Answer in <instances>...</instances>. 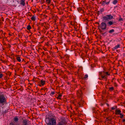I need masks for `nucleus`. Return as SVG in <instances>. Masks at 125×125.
I'll return each mask as SVG.
<instances>
[{
    "mask_svg": "<svg viewBox=\"0 0 125 125\" xmlns=\"http://www.w3.org/2000/svg\"><path fill=\"white\" fill-rule=\"evenodd\" d=\"M7 104V97L4 94H0V107Z\"/></svg>",
    "mask_w": 125,
    "mask_h": 125,
    "instance_id": "nucleus-1",
    "label": "nucleus"
},
{
    "mask_svg": "<svg viewBox=\"0 0 125 125\" xmlns=\"http://www.w3.org/2000/svg\"><path fill=\"white\" fill-rule=\"evenodd\" d=\"M46 123L47 125H56V120L54 118H48Z\"/></svg>",
    "mask_w": 125,
    "mask_h": 125,
    "instance_id": "nucleus-2",
    "label": "nucleus"
},
{
    "mask_svg": "<svg viewBox=\"0 0 125 125\" xmlns=\"http://www.w3.org/2000/svg\"><path fill=\"white\" fill-rule=\"evenodd\" d=\"M113 18V16L111 14L107 15L103 17V20L104 22L108 21Z\"/></svg>",
    "mask_w": 125,
    "mask_h": 125,
    "instance_id": "nucleus-3",
    "label": "nucleus"
},
{
    "mask_svg": "<svg viewBox=\"0 0 125 125\" xmlns=\"http://www.w3.org/2000/svg\"><path fill=\"white\" fill-rule=\"evenodd\" d=\"M13 119L14 122H11L10 123V125H19L17 124L18 123L19 120V118H18L17 116L15 117Z\"/></svg>",
    "mask_w": 125,
    "mask_h": 125,
    "instance_id": "nucleus-4",
    "label": "nucleus"
},
{
    "mask_svg": "<svg viewBox=\"0 0 125 125\" xmlns=\"http://www.w3.org/2000/svg\"><path fill=\"white\" fill-rule=\"evenodd\" d=\"M67 124V122L64 120H62L59 121L57 125H66Z\"/></svg>",
    "mask_w": 125,
    "mask_h": 125,
    "instance_id": "nucleus-5",
    "label": "nucleus"
},
{
    "mask_svg": "<svg viewBox=\"0 0 125 125\" xmlns=\"http://www.w3.org/2000/svg\"><path fill=\"white\" fill-rule=\"evenodd\" d=\"M106 23L105 22H103L101 23L100 28L102 30H104L106 29Z\"/></svg>",
    "mask_w": 125,
    "mask_h": 125,
    "instance_id": "nucleus-6",
    "label": "nucleus"
},
{
    "mask_svg": "<svg viewBox=\"0 0 125 125\" xmlns=\"http://www.w3.org/2000/svg\"><path fill=\"white\" fill-rule=\"evenodd\" d=\"M29 121L26 119L23 120L22 122L21 125H29L28 124V122Z\"/></svg>",
    "mask_w": 125,
    "mask_h": 125,
    "instance_id": "nucleus-7",
    "label": "nucleus"
},
{
    "mask_svg": "<svg viewBox=\"0 0 125 125\" xmlns=\"http://www.w3.org/2000/svg\"><path fill=\"white\" fill-rule=\"evenodd\" d=\"M77 94L79 97H81L82 95V92L81 89H79L77 91Z\"/></svg>",
    "mask_w": 125,
    "mask_h": 125,
    "instance_id": "nucleus-8",
    "label": "nucleus"
},
{
    "mask_svg": "<svg viewBox=\"0 0 125 125\" xmlns=\"http://www.w3.org/2000/svg\"><path fill=\"white\" fill-rule=\"evenodd\" d=\"M18 3L22 5L23 6H24L25 5V0H21L20 1H17Z\"/></svg>",
    "mask_w": 125,
    "mask_h": 125,
    "instance_id": "nucleus-9",
    "label": "nucleus"
},
{
    "mask_svg": "<svg viewBox=\"0 0 125 125\" xmlns=\"http://www.w3.org/2000/svg\"><path fill=\"white\" fill-rule=\"evenodd\" d=\"M45 81L42 80L40 81V83L39 84V85L40 86H41L42 85H43L45 84Z\"/></svg>",
    "mask_w": 125,
    "mask_h": 125,
    "instance_id": "nucleus-10",
    "label": "nucleus"
},
{
    "mask_svg": "<svg viewBox=\"0 0 125 125\" xmlns=\"http://www.w3.org/2000/svg\"><path fill=\"white\" fill-rule=\"evenodd\" d=\"M121 113L120 110L116 109L115 111V114L116 115H119Z\"/></svg>",
    "mask_w": 125,
    "mask_h": 125,
    "instance_id": "nucleus-11",
    "label": "nucleus"
},
{
    "mask_svg": "<svg viewBox=\"0 0 125 125\" xmlns=\"http://www.w3.org/2000/svg\"><path fill=\"white\" fill-rule=\"evenodd\" d=\"M120 45L119 44L115 46L113 49V50H114L115 49H117L119 48H120Z\"/></svg>",
    "mask_w": 125,
    "mask_h": 125,
    "instance_id": "nucleus-12",
    "label": "nucleus"
},
{
    "mask_svg": "<svg viewBox=\"0 0 125 125\" xmlns=\"http://www.w3.org/2000/svg\"><path fill=\"white\" fill-rule=\"evenodd\" d=\"M83 103V102L82 101H81L78 103L77 106L79 107H81L82 106V105Z\"/></svg>",
    "mask_w": 125,
    "mask_h": 125,
    "instance_id": "nucleus-13",
    "label": "nucleus"
},
{
    "mask_svg": "<svg viewBox=\"0 0 125 125\" xmlns=\"http://www.w3.org/2000/svg\"><path fill=\"white\" fill-rule=\"evenodd\" d=\"M114 90V88L113 87H110L109 88V90L110 91H112Z\"/></svg>",
    "mask_w": 125,
    "mask_h": 125,
    "instance_id": "nucleus-14",
    "label": "nucleus"
},
{
    "mask_svg": "<svg viewBox=\"0 0 125 125\" xmlns=\"http://www.w3.org/2000/svg\"><path fill=\"white\" fill-rule=\"evenodd\" d=\"M62 96V94H60L58 96V97L57 98L58 99H59L60 100L61 99V97Z\"/></svg>",
    "mask_w": 125,
    "mask_h": 125,
    "instance_id": "nucleus-15",
    "label": "nucleus"
},
{
    "mask_svg": "<svg viewBox=\"0 0 125 125\" xmlns=\"http://www.w3.org/2000/svg\"><path fill=\"white\" fill-rule=\"evenodd\" d=\"M120 116L119 117L121 118L122 119L124 118V114H122L121 113L119 115Z\"/></svg>",
    "mask_w": 125,
    "mask_h": 125,
    "instance_id": "nucleus-16",
    "label": "nucleus"
},
{
    "mask_svg": "<svg viewBox=\"0 0 125 125\" xmlns=\"http://www.w3.org/2000/svg\"><path fill=\"white\" fill-rule=\"evenodd\" d=\"M77 10L79 12H81V11H83L82 8L81 7H79L77 8Z\"/></svg>",
    "mask_w": 125,
    "mask_h": 125,
    "instance_id": "nucleus-17",
    "label": "nucleus"
},
{
    "mask_svg": "<svg viewBox=\"0 0 125 125\" xmlns=\"http://www.w3.org/2000/svg\"><path fill=\"white\" fill-rule=\"evenodd\" d=\"M16 59L17 61L19 62H21V58L20 57H16Z\"/></svg>",
    "mask_w": 125,
    "mask_h": 125,
    "instance_id": "nucleus-18",
    "label": "nucleus"
},
{
    "mask_svg": "<svg viewBox=\"0 0 125 125\" xmlns=\"http://www.w3.org/2000/svg\"><path fill=\"white\" fill-rule=\"evenodd\" d=\"M11 72H9L8 71L6 72V74L7 75H9V76H10V75L11 74Z\"/></svg>",
    "mask_w": 125,
    "mask_h": 125,
    "instance_id": "nucleus-19",
    "label": "nucleus"
},
{
    "mask_svg": "<svg viewBox=\"0 0 125 125\" xmlns=\"http://www.w3.org/2000/svg\"><path fill=\"white\" fill-rule=\"evenodd\" d=\"M104 76H103L102 75V76H101V77L102 78L104 79H107V77L104 74H103Z\"/></svg>",
    "mask_w": 125,
    "mask_h": 125,
    "instance_id": "nucleus-20",
    "label": "nucleus"
},
{
    "mask_svg": "<svg viewBox=\"0 0 125 125\" xmlns=\"http://www.w3.org/2000/svg\"><path fill=\"white\" fill-rule=\"evenodd\" d=\"M105 2H106V0H104L103 1H102L100 2V3H101L102 2V5H104V4L105 3Z\"/></svg>",
    "mask_w": 125,
    "mask_h": 125,
    "instance_id": "nucleus-21",
    "label": "nucleus"
},
{
    "mask_svg": "<svg viewBox=\"0 0 125 125\" xmlns=\"http://www.w3.org/2000/svg\"><path fill=\"white\" fill-rule=\"evenodd\" d=\"M27 29L28 30H29L30 29H31V26L30 25H28L27 28Z\"/></svg>",
    "mask_w": 125,
    "mask_h": 125,
    "instance_id": "nucleus-22",
    "label": "nucleus"
},
{
    "mask_svg": "<svg viewBox=\"0 0 125 125\" xmlns=\"http://www.w3.org/2000/svg\"><path fill=\"white\" fill-rule=\"evenodd\" d=\"M114 29H112L111 30L109 31V32L110 33H112L114 32Z\"/></svg>",
    "mask_w": 125,
    "mask_h": 125,
    "instance_id": "nucleus-23",
    "label": "nucleus"
},
{
    "mask_svg": "<svg viewBox=\"0 0 125 125\" xmlns=\"http://www.w3.org/2000/svg\"><path fill=\"white\" fill-rule=\"evenodd\" d=\"M105 71H103V72H99V75L100 76H101L102 75V74L103 73H105Z\"/></svg>",
    "mask_w": 125,
    "mask_h": 125,
    "instance_id": "nucleus-24",
    "label": "nucleus"
},
{
    "mask_svg": "<svg viewBox=\"0 0 125 125\" xmlns=\"http://www.w3.org/2000/svg\"><path fill=\"white\" fill-rule=\"evenodd\" d=\"M31 19L33 21H34L35 20V17L34 16H33L32 17H31Z\"/></svg>",
    "mask_w": 125,
    "mask_h": 125,
    "instance_id": "nucleus-25",
    "label": "nucleus"
},
{
    "mask_svg": "<svg viewBox=\"0 0 125 125\" xmlns=\"http://www.w3.org/2000/svg\"><path fill=\"white\" fill-rule=\"evenodd\" d=\"M104 73L105 74H104V75H105L106 76L107 75H110V73L108 72H105V73Z\"/></svg>",
    "mask_w": 125,
    "mask_h": 125,
    "instance_id": "nucleus-26",
    "label": "nucleus"
},
{
    "mask_svg": "<svg viewBox=\"0 0 125 125\" xmlns=\"http://www.w3.org/2000/svg\"><path fill=\"white\" fill-rule=\"evenodd\" d=\"M117 108V106H115L111 108V109L112 110H115V109H116Z\"/></svg>",
    "mask_w": 125,
    "mask_h": 125,
    "instance_id": "nucleus-27",
    "label": "nucleus"
},
{
    "mask_svg": "<svg viewBox=\"0 0 125 125\" xmlns=\"http://www.w3.org/2000/svg\"><path fill=\"white\" fill-rule=\"evenodd\" d=\"M101 34L102 35L104 36H105L107 35V33H106V32H105L104 33H101Z\"/></svg>",
    "mask_w": 125,
    "mask_h": 125,
    "instance_id": "nucleus-28",
    "label": "nucleus"
},
{
    "mask_svg": "<svg viewBox=\"0 0 125 125\" xmlns=\"http://www.w3.org/2000/svg\"><path fill=\"white\" fill-rule=\"evenodd\" d=\"M118 2L117 0H115L113 2V3L114 4H116Z\"/></svg>",
    "mask_w": 125,
    "mask_h": 125,
    "instance_id": "nucleus-29",
    "label": "nucleus"
},
{
    "mask_svg": "<svg viewBox=\"0 0 125 125\" xmlns=\"http://www.w3.org/2000/svg\"><path fill=\"white\" fill-rule=\"evenodd\" d=\"M113 24V22L112 21H109L107 23V24H109L110 25H112Z\"/></svg>",
    "mask_w": 125,
    "mask_h": 125,
    "instance_id": "nucleus-30",
    "label": "nucleus"
},
{
    "mask_svg": "<svg viewBox=\"0 0 125 125\" xmlns=\"http://www.w3.org/2000/svg\"><path fill=\"white\" fill-rule=\"evenodd\" d=\"M46 2L47 4H49L51 3V0H46Z\"/></svg>",
    "mask_w": 125,
    "mask_h": 125,
    "instance_id": "nucleus-31",
    "label": "nucleus"
},
{
    "mask_svg": "<svg viewBox=\"0 0 125 125\" xmlns=\"http://www.w3.org/2000/svg\"><path fill=\"white\" fill-rule=\"evenodd\" d=\"M119 16L120 17V18L118 20V21H123V18L121 17V16L120 15H119Z\"/></svg>",
    "mask_w": 125,
    "mask_h": 125,
    "instance_id": "nucleus-32",
    "label": "nucleus"
},
{
    "mask_svg": "<svg viewBox=\"0 0 125 125\" xmlns=\"http://www.w3.org/2000/svg\"><path fill=\"white\" fill-rule=\"evenodd\" d=\"M98 29H99V32L101 34V33H102L103 31L99 28H98Z\"/></svg>",
    "mask_w": 125,
    "mask_h": 125,
    "instance_id": "nucleus-33",
    "label": "nucleus"
},
{
    "mask_svg": "<svg viewBox=\"0 0 125 125\" xmlns=\"http://www.w3.org/2000/svg\"><path fill=\"white\" fill-rule=\"evenodd\" d=\"M88 77V75L87 74L85 75L84 76V79H86Z\"/></svg>",
    "mask_w": 125,
    "mask_h": 125,
    "instance_id": "nucleus-34",
    "label": "nucleus"
},
{
    "mask_svg": "<svg viewBox=\"0 0 125 125\" xmlns=\"http://www.w3.org/2000/svg\"><path fill=\"white\" fill-rule=\"evenodd\" d=\"M45 0H41V3L42 4H43L44 2H45V1H44Z\"/></svg>",
    "mask_w": 125,
    "mask_h": 125,
    "instance_id": "nucleus-35",
    "label": "nucleus"
},
{
    "mask_svg": "<svg viewBox=\"0 0 125 125\" xmlns=\"http://www.w3.org/2000/svg\"><path fill=\"white\" fill-rule=\"evenodd\" d=\"M104 10V9L102 8L100 10V11L101 12V13H102V12H103Z\"/></svg>",
    "mask_w": 125,
    "mask_h": 125,
    "instance_id": "nucleus-36",
    "label": "nucleus"
},
{
    "mask_svg": "<svg viewBox=\"0 0 125 125\" xmlns=\"http://www.w3.org/2000/svg\"><path fill=\"white\" fill-rule=\"evenodd\" d=\"M8 110H5V111H4V112H3V114H4H4H5V113H7L8 112Z\"/></svg>",
    "mask_w": 125,
    "mask_h": 125,
    "instance_id": "nucleus-37",
    "label": "nucleus"
},
{
    "mask_svg": "<svg viewBox=\"0 0 125 125\" xmlns=\"http://www.w3.org/2000/svg\"><path fill=\"white\" fill-rule=\"evenodd\" d=\"M122 122L124 123H125V118L122 119Z\"/></svg>",
    "mask_w": 125,
    "mask_h": 125,
    "instance_id": "nucleus-38",
    "label": "nucleus"
},
{
    "mask_svg": "<svg viewBox=\"0 0 125 125\" xmlns=\"http://www.w3.org/2000/svg\"><path fill=\"white\" fill-rule=\"evenodd\" d=\"M54 94L55 92H51L50 95H53Z\"/></svg>",
    "mask_w": 125,
    "mask_h": 125,
    "instance_id": "nucleus-39",
    "label": "nucleus"
},
{
    "mask_svg": "<svg viewBox=\"0 0 125 125\" xmlns=\"http://www.w3.org/2000/svg\"><path fill=\"white\" fill-rule=\"evenodd\" d=\"M74 28L75 29L74 30L76 31H77L78 30L77 29V26H74Z\"/></svg>",
    "mask_w": 125,
    "mask_h": 125,
    "instance_id": "nucleus-40",
    "label": "nucleus"
},
{
    "mask_svg": "<svg viewBox=\"0 0 125 125\" xmlns=\"http://www.w3.org/2000/svg\"><path fill=\"white\" fill-rule=\"evenodd\" d=\"M3 36H4L3 35H1V34L0 35V39H2L3 37Z\"/></svg>",
    "mask_w": 125,
    "mask_h": 125,
    "instance_id": "nucleus-41",
    "label": "nucleus"
},
{
    "mask_svg": "<svg viewBox=\"0 0 125 125\" xmlns=\"http://www.w3.org/2000/svg\"><path fill=\"white\" fill-rule=\"evenodd\" d=\"M114 85L115 87H117V83H114Z\"/></svg>",
    "mask_w": 125,
    "mask_h": 125,
    "instance_id": "nucleus-42",
    "label": "nucleus"
},
{
    "mask_svg": "<svg viewBox=\"0 0 125 125\" xmlns=\"http://www.w3.org/2000/svg\"><path fill=\"white\" fill-rule=\"evenodd\" d=\"M46 89H47V88H45L44 87H43V88H42V90H43L44 91H45V90Z\"/></svg>",
    "mask_w": 125,
    "mask_h": 125,
    "instance_id": "nucleus-43",
    "label": "nucleus"
},
{
    "mask_svg": "<svg viewBox=\"0 0 125 125\" xmlns=\"http://www.w3.org/2000/svg\"><path fill=\"white\" fill-rule=\"evenodd\" d=\"M110 2V0H109L108 2H105V4L107 5H108L109 4Z\"/></svg>",
    "mask_w": 125,
    "mask_h": 125,
    "instance_id": "nucleus-44",
    "label": "nucleus"
},
{
    "mask_svg": "<svg viewBox=\"0 0 125 125\" xmlns=\"http://www.w3.org/2000/svg\"><path fill=\"white\" fill-rule=\"evenodd\" d=\"M100 11H98L97 12V14L99 15L100 14Z\"/></svg>",
    "mask_w": 125,
    "mask_h": 125,
    "instance_id": "nucleus-45",
    "label": "nucleus"
},
{
    "mask_svg": "<svg viewBox=\"0 0 125 125\" xmlns=\"http://www.w3.org/2000/svg\"><path fill=\"white\" fill-rule=\"evenodd\" d=\"M40 27L39 26L38 27V30H40Z\"/></svg>",
    "mask_w": 125,
    "mask_h": 125,
    "instance_id": "nucleus-46",
    "label": "nucleus"
},
{
    "mask_svg": "<svg viewBox=\"0 0 125 125\" xmlns=\"http://www.w3.org/2000/svg\"><path fill=\"white\" fill-rule=\"evenodd\" d=\"M109 118L108 117H107L106 118V119L108 120L111 121V119H109Z\"/></svg>",
    "mask_w": 125,
    "mask_h": 125,
    "instance_id": "nucleus-47",
    "label": "nucleus"
},
{
    "mask_svg": "<svg viewBox=\"0 0 125 125\" xmlns=\"http://www.w3.org/2000/svg\"><path fill=\"white\" fill-rule=\"evenodd\" d=\"M42 56H43V55H44L45 54L44 53V52H42Z\"/></svg>",
    "mask_w": 125,
    "mask_h": 125,
    "instance_id": "nucleus-48",
    "label": "nucleus"
},
{
    "mask_svg": "<svg viewBox=\"0 0 125 125\" xmlns=\"http://www.w3.org/2000/svg\"><path fill=\"white\" fill-rule=\"evenodd\" d=\"M1 20H2V21H4V19L3 18V17H2L1 18Z\"/></svg>",
    "mask_w": 125,
    "mask_h": 125,
    "instance_id": "nucleus-49",
    "label": "nucleus"
},
{
    "mask_svg": "<svg viewBox=\"0 0 125 125\" xmlns=\"http://www.w3.org/2000/svg\"><path fill=\"white\" fill-rule=\"evenodd\" d=\"M0 32H1V34H2L3 33V31L2 30H1L0 31Z\"/></svg>",
    "mask_w": 125,
    "mask_h": 125,
    "instance_id": "nucleus-50",
    "label": "nucleus"
},
{
    "mask_svg": "<svg viewBox=\"0 0 125 125\" xmlns=\"http://www.w3.org/2000/svg\"><path fill=\"white\" fill-rule=\"evenodd\" d=\"M104 112H106L107 111V110L106 109H104Z\"/></svg>",
    "mask_w": 125,
    "mask_h": 125,
    "instance_id": "nucleus-51",
    "label": "nucleus"
},
{
    "mask_svg": "<svg viewBox=\"0 0 125 125\" xmlns=\"http://www.w3.org/2000/svg\"><path fill=\"white\" fill-rule=\"evenodd\" d=\"M2 23V22L1 21V20L0 19V24H1Z\"/></svg>",
    "mask_w": 125,
    "mask_h": 125,
    "instance_id": "nucleus-52",
    "label": "nucleus"
},
{
    "mask_svg": "<svg viewBox=\"0 0 125 125\" xmlns=\"http://www.w3.org/2000/svg\"><path fill=\"white\" fill-rule=\"evenodd\" d=\"M93 112H94L96 114L97 113V111H94Z\"/></svg>",
    "mask_w": 125,
    "mask_h": 125,
    "instance_id": "nucleus-53",
    "label": "nucleus"
},
{
    "mask_svg": "<svg viewBox=\"0 0 125 125\" xmlns=\"http://www.w3.org/2000/svg\"><path fill=\"white\" fill-rule=\"evenodd\" d=\"M106 104L108 106H109V105L108 104Z\"/></svg>",
    "mask_w": 125,
    "mask_h": 125,
    "instance_id": "nucleus-54",
    "label": "nucleus"
},
{
    "mask_svg": "<svg viewBox=\"0 0 125 125\" xmlns=\"http://www.w3.org/2000/svg\"><path fill=\"white\" fill-rule=\"evenodd\" d=\"M70 24L71 25H73V24H72V22H70Z\"/></svg>",
    "mask_w": 125,
    "mask_h": 125,
    "instance_id": "nucleus-55",
    "label": "nucleus"
},
{
    "mask_svg": "<svg viewBox=\"0 0 125 125\" xmlns=\"http://www.w3.org/2000/svg\"><path fill=\"white\" fill-rule=\"evenodd\" d=\"M6 34V33L5 32H4V33L3 34V35H4V36L5 35V34Z\"/></svg>",
    "mask_w": 125,
    "mask_h": 125,
    "instance_id": "nucleus-56",
    "label": "nucleus"
},
{
    "mask_svg": "<svg viewBox=\"0 0 125 125\" xmlns=\"http://www.w3.org/2000/svg\"><path fill=\"white\" fill-rule=\"evenodd\" d=\"M29 84H30V85H31L32 86V84L30 83H29Z\"/></svg>",
    "mask_w": 125,
    "mask_h": 125,
    "instance_id": "nucleus-57",
    "label": "nucleus"
},
{
    "mask_svg": "<svg viewBox=\"0 0 125 125\" xmlns=\"http://www.w3.org/2000/svg\"><path fill=\"white\" fill-rule=\"evenodd\" d=\"M68 56L67 55H66V56H65V57H68Z\"/></svg>",
    "mask_w": 125,
    "mask_h": 125,
    "instance_id": "nucleus-58",
    "label": "nucleus"
},
{
    "mask_svg": "<svg viewBox=\"0 0 125 125\" xmlns=\"http://www.w3.org/2000/svg\"><path fill=\"white\" fill-rule=\"evenodd\" d=\"M47 57L48 58H49L50 57V56H48Z\"/></svg>",
    "mask_w": 125,
    "mask_h": 125,
    "instance_id": "nucleus-59",
    "label": "nucleus"
},
{
    "mask_svg": "<svg viewBox=\"0 0 125 125\" xmlns=\"http://www.w3.org/2000/svg\"><path fill=\"white\" fill-rule=\"evenodd\" d=\"M68 50H69V49H66V51H67Z\"/></svg>",
    "mask_w": 125,
    "mask_h": 125,
    "instance_id": "nucleus-60",
    "label": "nucleus"
},
{
    "mask_svg": "<svg viewBox=\"0 0 125 125\" xmlns=\"http://www.w3.org/2000/svg\"><path fill=\"white\" fill-rule=\"evenodd\" d=\"M124 92H125V91L124 90L122 91V93H124Z\"/></svg>",
    "mask_w": 125,
    "mask_h": 125,
    "instance_id": "nucleus-61",
    "label": "nucleus"
},
{
    "mask_svg": "<svg viewBox=\"0 0 125 125\" xmlns=\"http://www.w3.org/2000/svg\"><path fill=\"white\" fill-rule=\"evenodd\" d=\"M29 15L30 16H31V14H29Z\"/></svg>",
    "mask_w": 125,
    "mask_h": 125,
    "instance_id": "nucleus-62",
    "label": "nucleus"
},
{
    "mask_svg": "<svg viewBox=\"0 0 125 125\" xmlns=\"http://www.w3.org/2000/svg\"><path fill=\"white\" fill-rule=\"evenodd\" d=\"M28 13L29 14H31V13L30 12H28Z\"/></svg>",
    "mask_w": 125,
    "mask_h": 125,
    "instance_id": "nucleus-63",
    "label": "nucleus"
},
{
    "mask_svg": "<svg viewBox=\"0 0 125 125\" xmlns=\"http://www.w3.org/2000/svg\"><path fill=\"white\" fill-rule=\"evenodd\" d=\"M100 27V25H98V27Z\"/></svg>",
    "mask_w": 125,
    "mask_h": 125,
    "instance_id": "nucleus-64",
    "label": "nucleus"
}]
</instances>
